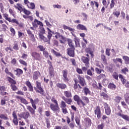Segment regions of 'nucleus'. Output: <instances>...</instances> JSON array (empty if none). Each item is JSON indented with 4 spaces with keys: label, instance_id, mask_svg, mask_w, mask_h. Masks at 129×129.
<instances>
[{
    "label": "nucleus",
    "instance_id": "nucleus-1",
    "mask_svg": "<svg viewBox=\"0 0 129 129\" xmlns=\"http://www.w3.org/2000/svg\"><path fill=\"white\" fill-rule=\"evenodd\" d=\"M36 87L38 89H37V88H35V90L36 91V92H37L38 93H40L41 95H44L45 93L44 92V89H43V88H42V86L41 85V83L39 82L38 81H36Z\"/></svg>",
    "mask_w": 129,
    "mask_h": 129
},
{
    "label": "nucleus",
    "instance_id": "nucleus-2",
    "mask_svg": "<svg viewBox=\"0 0 129 129\" xmlns=\"http://www.w3.org/2000/svg\"><path fill=\"white\" fill-rule=\"evenodd\" d=\"M31 56L34 58L35 60H37V61H42V56H41L40 53H38L36 52H33L31 54Z\"/></svg>",
    "mask_w": 129,
    "mask_h": 129
},
{
    "label": "nucleus",
    "instance_id": "nucleus-3",
    "mask_svg": "<svg viewBox=\"0 0 129 129\" xmlns=\"http://www.w3.org/2000/svg\"><path fill=\"white\" fill-rule=\"evenodd\" d=\"M74 99L75 100V101L77 102V103L79 105V104H80V103H81L83 105V106H85V103H84V102L82 100H81V99H80V97H79V96L76 95L74 96Z\"/></svg>",
    "mask_w": 129,
    "mask_h": 129
},
{
    "label": "nucleus",
    "instance_id": "nucleus-4",
    "mask_svg": "<svg viewBox=\"0 0 129 129\" xmlns=\"http://www.w3.org/2000/svg\"><path fill=\"white\" fill-rule=\"evenodd\" d=\"M74 50H75V47H70L67 49V54L70 56V57L75 56Z\"/></svg>",
    "mask_w": 129,
    "mask_h": 129
},
{
    "label": "nucleus",
    "instance_id": "nucleus-5",
    "mask_svg": "<svg viewBox=\"0 0 129 129\" xmlns=\"http://www.w3.org/2000/svg\"><path fill=\"white\" fill-rule=\"evenodd\" d=\"M104 108L105 109V112L106 115H109L111 113V109H110V107L106 103H104L103 104Z\"/></svg>",
    "mask_w": 129,
    "mask_h": 129
},
{
    "label": "nucleus",
    "instance_id": "nucleus-6",
    "mask_svg": "<svg viewBox=\"0 0 129 129\" xmlns=\"http://www.w3.org/2000/svg\"><path fill=\"white\" fill-rule=\"evenodd\" d=\"M95 114L97 115L98 119L101 118V110H100V107L98 106H96V109L94 110Z\"/></svg>",
    "mask_w": 129,
    "mask_h": 129
},
{
    "label": "nucleus",
    "instance_id": "nucleus-7",
    "mask_svg": "<svg viewBox=\"0 0 129 129\" xmlns=\"http://www.w3.org/2000/svg\"><path fill=\"white\" fill-rule=\"evenodd\" d=\"M62 79L64 82H68L69 81V79L67 77L68 75V70H64L62 71Z\"/></svg>",
    "mask_w": 129,
    "mask_h": 129
},
{
    "label": "nucleus",
    "instance_id": "nucleus-8",
    "mask_svg": "<svg viewBox=\"0 0 129 129\" xmlns=\"http://www.w3.org/2000/svg\"><path fill=\"white\" fill-rule=\"evenodd\" d=\"M32 25L34 28H38L39 27V25L40 26V27H43L44 26L43 25V23L41 21H39L37 19H35L34 22L32 23Z\"/></svg>",
    "mask_w": 129,
    "mask_h": 129
},
{
    "label": "nucleus",
    "instance_id": "nucleus-9",
    "mask_svg": "<svg viewBox=\"0 0 129 129\" xmlns=\"http://www.w3.org/2000/svg\"><path fill=\"white\" fill-rule=\"evenodd\" d=\"M50 107L52 111H59L60 108L58 104H50Z\"/></svg>",
    "mask_w": 129,
    "mask_h": 129
},
{
    "label": "nucleus",
    "instance_id": "nucleus-10",
    "mask_svg": "<svg viewBox=\"0 0 129 129\" xmlns=\"http://www.w3.org/2000/svg\"><path fill=\"white\" fill-rule=\"evenodd\" d=\"M12 115L13 117V123H14L15 125H18V116H17V113H16V111H14L13 112Z\"/></svg>",
    "mask_w": 129,
    "mask_h": 129
},
{
    "label": "nucleus",
    "instance_id": "nucleus-11",
    "mask_svg": "<svg viewBox=\"0 0 129 129\" xmlns=\"http://www.w3.org/2000/svg\"><path fill=\"white\" fill-rule=\"evenodd\" d=\"M78 78L79 79V82L80 84L81 85V86H85V85H86V83H85L84 78L79 75L78 76Z\"/></svg>",
    "mask_w": 129,
    "mask_h": 129
},
{
    "label": "nucleus",
    "instance_id": "nucleus-12",
    "mask_svg": "<svg viewBox=\"0 0 129 129\" xmlns=\"http://www.w3.org/2000/svg\"><path fill=\"white\" fill-rule=\"evenodd\" d=\"M16 98L17 99H19L21 103H24V104H29L28 101H27L26 99L24 98V97L21 96H16Z\"/></svg>",
    "mask_w": 129,
    "mask_h": 129
},
{
    "label": "nucleus",
    "instance_id": "nucleus-13",
    "mask_svg": "<svg viewBox=\"0 0 129 129\" xmlns=\"http://www.w3.org/2000/svg\"><path fill=\"white\" fill-rule=\"evenodd\" d=\"M40 76H41V73L39 71L34 72L33 74V80H38Z\"/></svg>",
    "mask_w": 129,
    "mask_h": 129
},
{
    "label": "nucleus",
    "instance_id": "nucleus-14",
    "mask_svg": "<svg viewBox=\"0 0 129 129\" xmlns=\"http://www.w3.org/2000/svg\"><path fill=\"white\" fill-rule=\"evenodd\" d=\"M14 8H15V9H16L17 10H18V11H20V13L21 12H23V10L25 9V8L23 7V5H22V4H19V3L17 4L16 6L15 5Z\"/></svg>",
    "mask_w": 129,
    "mask_h": 129
},
{
    "label": "nucleus",
    "instance_id": "nucleus-15",
    "mask_svg": "<svg viewBox=\"0 0 129 129\" xmlns=\"http://www.w3.org/2000/svg\"><path fill=\"white\" fill-rule=\"evenodd\" d=\"M56 87L57 88H60V89L64 90L67 88V85L64 83H57L56 84Z\"/></svg>",
    "mask_w": 129,
    "mask_h": 129
},
{
    "label": "nucleus",
    "instance_id": "nucleus-16",
    "mask_svg": "<svg viewBox=\"0 0 129 129\" xmlns=\"http://www.w3.org/2000/svg\"><path fill=\"white\" fill-rule=\"evenodd\" d=\"M77 30H82V31H87L86 27L82 24H79L76 27Z\"/></svg>",
    "mask_w": 129,
    "mask_h": 129
},
{
    "label": "nucleus",
    "instance_id": "nucleus-17",
    "mask_svg": "<svg viewBox=\"0 0 129 129\" xmlns=\"http://www.w3.org/2000/svg\"><path fill=\"white\" fill-rule=\"evenodd\" d=\"M20 116L24 119H27L30 116V113L29 112H23L20 115Z\"/></svg>",
    "mask_w": 129,
    "mask_h": 129
},
{
    "label": "nucleus",
    "instance_id": "nucleus-18",
    "mask_svg": "<svg viewBox=\"0 0 129 129\" xmlns=\"http://www.w3.org/2000/svg\"><path fill=\"white\" fill-rule=\"evenodd\" d=\"M63 94L66 97H67V98H70L71 97H72V94L70 91H64L63 92Z\"/></svg>",
    "mask_w": 129,
    "mask_h": 129
},
{
    "label": "nucleus",
    "instance_id": "nucleus-19",
    "mask_svg": "<svg viewBox=\"0 0 129 129\" xmlns=\"http://www.w3.org/2000/svg\"><path fill=\"white\" fill-rule=\"evenodd\" d=\"M49 74L51 77H53L55 73H54V68L53 67H50L48 68Z\"/></svg>",
    "mask_w": 129,
    "mask_h": 129
},
{
    "label": "nucleus",
    "instance_id": "nucleus-20",
    "mask_svg": "<svg viewBox=\"0 0 129 129\" xmlns=\"http://www.w3.org/2000/svg\"><path fill=\"white\" fill-rule=\"evenodd\" d=\"M14 71L15 72H16V75L18 77H20L23 73V70L20 69H17L16 70H15Z\"/></svg>",
    "mask_w": 129,
    "mask_h": 129
},
{
    "label": "nucleus",
    "instance_id": "nucleus-21",
    "mask_svg": "<svg viewBox=\"0 0 129 129\" xmlns=\"http://www.w3.org/2000/svg\"><path fill=\"white\" fill-rule=\"evenodd\" d=\"M47 31H48V35H47V38L49 40H51V38H52V36L53 34H54V32H52L51 29L49 28H47Z\"/></svg>",
    "mask_w": 129,
    "mask_h": 129
},
{
    "label": "nucleus",
    "instance_id": "nucleus-22",
    "mask_svg": "<svg viewBox=\"0 0 129 129\" xmlns=\"http://www.w3.org/2000/svg\"><path fill=\"white\" fill-rule=\"evenodd\" d=\"M25 84L29 88V91H33L34 89L33 88V86H32V84H31V82H30V81H26Z\"/></svg>",
    "mask_w": 129,
    "mask_h": 129
},
{
    "label": "nucleus",
    "instance_id": "nucleus-23",
    "mask_svg": "<svg viewBox=\"0 0 129 129\" xmlns=\"http://www.w3.org/2000/svg\"><path fill=\"white\" fill-rule=\"evenodd\" d=\"M82 60L83 63L85 64V65H89V58L86 57L85 56H83Z\"/></svg>",
    "mask_w": 129,
    "mask_h": 129
},
{
    "label": "nucleus",
    "instance_id": "nucleus-24",
    "mask_svg": "<svg viewBox=\"0 0 129 129\" xmlns=\"http://www.w3.org/2000/svg\"><path fill=\"white\" fill-rule=\"evenodd\" d=\"M50 52H51V53L54 54V55H55L56 57H60V56H62V55H61L59 52L56 51L53 49H51L50 50Z\"/></svg>",
    "mask_w": 129,
    "mask_h": 129
},
{
    "label": "nucleus",
    "instance_id": "nucleus-25",
    "mask_svg": "<svg viewBox=\"0 0 129 129\" xmlns=\"http://www.w3.org/2000/svg\"><path fill=\"white\" fill-rule=\"evenodd\" d=\"M39 38L41 40H42V41H44L45 42H48V40L47 39V38L45 36H44V35H43V34H39Z\"/></svg>",
    "mask_w": 129,
    "mask_h": 129
},
{
    "label": "nucleus",
    "instance_id": "nucleus-26",
    "mask_svg": "<svg viewBox=\"0 0 129 129\" xmlns=\"http://www.w3.org/2000/svg\"><path fill=\"white\" fill-rule=\"evenodd\" d=\"M39 38L41 40H42V41H44L45 42H48V40L47 39V38L45 36H44V35H43V34H39Z\"/></svg>",
    "mask_w": 129,
    "mask_h": 129
},
{
    "label": "nucleus",
    "instance_id": "nucleus-27",
    "mask_svg": "<svg viewBox=\"0 0 129 129\" xmlns=\"http://www.w3.org/2000/svg\"><path fill=\"white\" fill-rule=\"evenodd\" d=\"M101 59L103 61V63L106 65L107 64V61L106 60V57L104 55V54H102L101 55Z\"/></svg>",
    "mask_w": 129,
    "mask_h": 129
},
{
    "label": "nucleus",
    "instance_id": "nucleus-28",
    "mask_svg": "<svg viewBox=\"0 0 129 129\" xmlns=\"http://www.w3.org/2000/svg\"><path fill=\"white\" fill-rule=\"evenodd\" d=\"M93 72H94V69L93 68H91V70H88L87 72V74L90 76H92L93 75Z\"/></svg>",
    "mask_w": 129,
    "mask_h": 129
},
{
    "label": "nucleus",
    "instance_id": "nucleus-29",
    "mask_svg": "<svg viewBox=\"0 0 129 129\" xmlns=\"http://www.w3.org/2000/svg\"><path fill=\"white\" fill-rule=\"evenodd\" d=\"M85 121L86 122V124L88 125V126H90L91 125V119L89 118H86L85 119Z\"/></svg>",
    "mask_w": 129,
    "mask_h": 129
},
{
    "label": "nucleus",
    "instance_id": "nucleus-30",
    "mask_svg": "<svg viewBox=\"0 0 129 129\" xmlns=\"http://www.w3.org/2000/svg\"><path fill=\"white\" fill-rule=\"evenodd\" d=\"M108 88L112 90H114L116 88V86L112 83H110L108 85Z\"/></svg>",
    "mask_w": 129,
    "mask_h": 129
},
{
    "label": "nucleus",
    "instance_id": "nucleus-31",
    "mask_svg": "<svg viewBox=\"0 0 129 129\" xmlns=\"http://www.w3.org/2000/svg\"><path fill=\"white\" fill-rule=\"evenodd\" d=\"M7 79L9 82H10V83H12V84H13V85L17 84V82H16V81L14 80V79H12L11 77H8Z\"/></svg>",
    "mask_w": 129,
    "mask_h": 129
},
{
    "label": "nucleus",
    "instance_id": "nucleus-32",
    "mask_svg": "<svg viewBox=\"0 0 129 129\" xmlns=\"http://www.w3.org/2000/svg\"><path fill=\"white\" fill-rule=\"evenodd\" d=\"M30 100V103H33V104H37L39 102V99L36 98L34 100H33L32 98H29Z\"/></svg>",
    "mask_w": 129,
    "mask_h": 129
},
{
    "label": "nucleus",
    "instance_id": "nucleus-33",
    "mask_svg": "<svg viewBox=\"0 0 129 129\" xmlns=\"http://www.w3.org/2000/svg\"><path fill=\"white\" fill-rule=\"evenodd\" d=\"M27 109H28L30 112H31V114H35V110H34V109L31 107V106H27Z\"/></svg>",
    "mask_w": 129,
    "mask_h": 129
},
{
    "label": "nucleus",
    "instance_id": "nucleus-34",
    "mask_svg": "<svg viewBox=\"0 0 129 129\" xmlns=\"http://www.w3.org/2000/svg\"><path fill=\"white\" fill-rule=\"evenodd\" d=\"M0 118L4 119V120H7L9 119V118L8 117V115L4 114H0Z\"/></svg>",
    "mask_w": 129,
    "mask_h": 129
},
{
    "label": "nucleus",
    "instance_id": "nucleus-35",
    "mask_svg": "<svg viewBox=\"0 0 129 129\" xmlns=\"http://www.w3.org/2000/svg\"><path fill=\"white\" fill-rule=\"evenodd\" d=\"M119 78H120L121 82L122 83V84L124 85V84H125V83L126 82V80L123 78V77L121 75H119Z\"/></svg>",
    "mask_w": 129,
    "mask_h": 129
},
{
    "label": "nucleus",
    "instance_id": "nucleus-36",
    "mask_svg": "<svg viewBox=\"0 0 129 129\" xmlns=\"http://www.w3.org/2000/svg\"><path fill=\"white\" fill-rule=\"evenodd\" d=\"M68 43L70 48H75L73 43H72V40L68 39Z\"/></svg>",
    "mask_w": 129,
    "mask_h": 129
},
{
    "label": "nucleus",
    "instance_id": "nucleus-37",
    "mask_svg": "<svg viewBox=\"0 0 129 129\" xmlns=\"http://www.w3.org/2000/svg\"><path fill=\"white\" fill-rule=\"evenodd\" d=\"M83 91L85 95H87L88 94H90V90L88 88L85 87L83 89Z\"/></svg>",
    "mask_w": 129,
    "mask_h": 129
},
{
    "label": "nucleus",
    "instance_id": "nucleus-38",
    "mask_svg": "<svg viewBox=\"0 0 129 129\" xmlns=\"http://www.w3.org/2000/svg\"><path fill=\"white\" fill-rule=\"evenodd\" d=\"M114 100L116 103H119V102H120V100H121V97L117 96L115 97Z\"/></svg>",
    "mask_w": 129,
    "mask_h": 129
},
{
    "label": "nucleus",
    "instance_id": "nucleus-39",
    "mask_svg": "<svg viewBox=\"0 0 129 129\" xmlns=\"http://www.w3.org/2000/svg\"><path fill=\"white\" fill-rule=\"evenodd\" d=\"M101 96H103V97H104V98L106 99V100H108V98H109L108 95H107V94H106L104 92H102L101 93Z\"/></svg>",
    "mask_w": 129,
    "mask_h": 129
},
{
    "label": "nucleus",
    "instance_id": "nucleus-40",
    "mask_svg": "<svg viewBox=\"0 0 129 129\" xmlns=\"http://www.w3.org/2000/svg\"><path fill=\"white\" fill-rule=\"evenodd\" d=\"M4 18H5V20L6 21H8V22H10L11 21V18H9V14L5 13L3 14Z\"/></svg>",
    "mask_w": 129,
    "mask_h": 129
},
{
    "label": "nucleus",
    "instance_id": "nucleus-41",
    "mask_svg": "<svg viewBox=\"0 0 129 129\" xmlns=\"http://www.w3.org/2000/svg\"><path fill=\"white\" fill-rule=\"evenodd\" d=\"M123 59L124 60L125 64H129V57L127 56H123Z\"/></svg>",
    "mask_w": 129,
    "mask_h": 129
},
{
    "label": "nucleus",
    "instance_id": "nucleus-42",
    "mask_svg": "<svg viewBox=\"0 0 129 129\" xmlns=\"http://www.w3.org/2000/svg\"><path fill=\"white\" fill-rule=\"evenodd\" d=\"M113 62H114V63H116V62H119V63H120V64H122V60L121 59V58H116V59H113Z\"/></svg>",
    "mask_w": 129,
    "mask_h": 129
},
{
    "label": "nucleus",
    "instance_id": "nucleus-43",
    "mask_svg": "<svg viewBox=\"0 0 129 129\" xmlns=\"http://www.w3.org/2000/svg\"><path fill=\"white\" fill-rule=\"evenodd\" d=\"M30 7H29V6H28V8H29V9H31V10H35L36 8V5H35V4H34V3H30Z\"/></svg>",
    "mask_w": 129,
    "mask_h": 129
},
{
    "label": "nucleus",
    "instance_id": "nucleus-44",
    "mask_svg": "<svg viewBox=\"0 0 129 129\" xmlns=\"http://www.w3.org/2000/svg\"><path fill=\"white\" fill-rule=\"evenodd\" d=\"M75 121L78 125H80V117L76 116Z\"/></svg>",
    "mask_w": 129,
    "mask_h": 129
},
{
    "label": "nucleus",
    "instance_id": "nucleus-45",
    "mask_svg": "<svg viewBox=\"0 0 129 129\" xmlns=\"http://www.w3.org/2000/svg\"><path fill=\"white\" fill-rule=\"evenodd\" d=\"M121 104L122 106L125 109H127V108H128V106H127V105H126V103H125V102L121 101Z\"/></svg>",
    "mask_w": 129,
    "mask_h": 129
},
{
    "label": "nucleus",
    "instance_id": "nucleus-46",
    "mask_svg": "<svg viewBox=\"0 0 129 129\" xmlns=\"http://www.w3.org/2000/svg\"><path fill=\"white\" fill-rule=\"evenodd\" d=\"M82 99L83 100H84V101L86 103H89V99H88V98L87 97L83 96V97H82Z\"/></svg>",
    "mask_w": 129,
    "mask_h": 129
},
{
    "label": "nucleus",
    "instance_id": "nucleus-47",
    "mask_svg": "<svg viewBox=\"0 0 129 129\" xmlns=\"http://www.w3.org/2000/svg\"><path fill=\"white\" fill-rule=\"evenodd\" d=\"M23 13H24V14L25 15H27V16H29V15H31L32 13L30 12V11L27 10V9H26L25 8H24V9L23 10Z\"/></svg>",
    "mask_w": 129,
    "mask_h": 129
},
{
    "label": "nucleus",
    "instance_id": "nucleus-48",
    "mask_svg": "<svg viewBox=\"0 0 129 129\" xmlns=\"http://www.w3.org/2000/svg\"><path fill=\"white\" fill-rule=\"evenodd\" d=\"M66 102H65L64 101H61L60 102V108H63L64 107H66Z\"/></svg>",
    "mask_w": 129,
    "mask_h": 129
},
{
    "label": "nucleus",
    "instance_id": "nucleus-49",
    "mask_svg": "<svg viewBox=\"0 0 129 129\" xmlns=\"http://www.w3.org/2000/svg\"><path fill=\"white\" fill-rule=\"evenodd\" d=\"M122 118H123V119H124L126 121H129V116L127 115L123 114Z\"/></svg>",
    "mask_w": 129,
    "mask_h": 129
},
{
    "label": "nucleus",
    "instance_id": "nucleus-50",
    "mask_svg": "<svg viewBox=\"0 0 129 129\" xmlns=\"http://www.w3.org/2000/svg\"><path fill=\"white\" fill-rule=\"evenodd\" d=\"M10 31L11 32V35L14 37L15 35H16V31H15V29L13 28L12 27L10 28Z\"/></svg>",
    "mask_w": 129,
    "mask_h": 129
},
{
    "label": "nucleus",
    "instance_id": "nucleus-51",
    "mask_svg": "<svg viewBox=\"0 0 129 129\" xmlns=\"http://www.w3.org/2000/svg\"><path fill=\"white\" fill-rule=\"evenodd\" d=\"M89 68V65H86V67H82V70L84 71V72H86L87 71V70Z\"/></svg>",
    "mask_w": 129,
    "mask_h": 129
},
{
    "label": "nucleus",
    "instance_id": "nucleus-52",
    "mask_svg": "<svg viewBox=\"0 0 129 129\" xmlns=\"http://www.w3.org/2000/svg\"><path fill=\"white\" fill-rule=\"evenodd\" d=\"M61 110L63 114H67V113H68V110H67V108H66V107L61 108Z\"/></svg>",
    "mask_w": 129,
    "mask_h": 129
},
{
    "label": "nucleus",
    "instance_id": "nucleus-53",
    "mask_svg": "<svg viewBox=\"0 0 129 129\" xmlns=\"http://www.w3.org/2000/svg\"><path fill=\"white\" fill-rule=\"evenodd\" d=\"M9 22L13 23H15V24H16L17 25H19V21H18L17 19H13L12 20L10 19V21H9Z\"/></svg>",
    "mask_w": 129,
    "mask_h": 129
},
{
    "label": "nucleus",
    "instance_id": "nucleus-54",
    "mask_svg": "<svg viewBox=\"0 0 129 129\" xmlns=\"http://www.w3.org/2000/svg\"><path fill=\"white\" fill-rule=\"evenodd\" d=\"M45 120H46L45 122L46 123V126L47 128H50V120H49V119L48 118H46Z\"/></svg>",
    "mask_w": 129,
    "mask_h": 129
},
{
    "label": "nucleus",
    "instance_id": "nucleus-55",
    "mask_svg": "<svg viewBox=\"0 0 129 129\" xmlns=\"http://www.w3.org/2000/svg\"><path fill=\"white\" fill-rule=\"evenodd\" d=\"M9 12L11 15H12V16L16 18V14H15V11H13L11 9H10L9 10Z\"/></svg>",
    "mask_w": 129,
    "mask_h": 129
},
{
    "label": "nucleus",
    "instance_id": "nucleus-56",
    "mask_svg": "<svg viewBox=\"0 0 129 129\" xmlns=\"http://www.w3.org/2000/svg\"><path fill=\"white\" fill-rule=\"evenodd\" d=\"M104 127V123H101L100 124L98 125L97 129H103Z\"/></svg>",
    "mask_w": 129,
    "mask_h": 129
},
{
    "label": "nucleus",
    "instance_id": "nucleus-57",
    "mask_svg": "<svg viewBox=\"0 0 129 129\" xmlns=\"http://www.w3.org/2000/svg\"><path fill=\"white\" fill-rule=\"evenodd\" d=\"M113 15L115 16L116 18H118V17H119V15H120V13L119 11H117L116 12H114L113 13Z\"/></svg>",
    "mask_w": 129,
    "mask_h": 129
},
{
    "label": "nucleus",
    "instance_id": "nucleus-58",
    "mask_svg": "<svg viewBox=\"0 0 129 129\" xmlns=\"http://www.w3.org/2000/svg\"><path fill=\"white\" fill-rule=\"evenodd\" d=\"M43 54L45 57V58H48V57H49V53L48 52V51L46 50H44L43 52Z\"/></svg>",
    "mask_w": 129,
    "mask_h": 129
},
{
    "label": "nucleus",
    "instance_id": "nucleus-59",
    "mask_svg": "<svg viewBox=\"0 0 129 129\" xmlns=\"http://www.w3.org/2000/svg\"><path fill=\"white\" fill-rule=\"evenodd\" d=\"M113 78L114 79H116V80H118V75H117L116 72L114 73Z\"/></svg>",
    "mask_w": 129,
    "mask_h": 129
},
{
    "label": "nucleus",
    "instance_id": "nucleus-60",
    "mask_svg": "<svg viewBox=\"0 0 129 129\" xmlns=\"http://www.w3.org/2000/svg\"><path fill=\"white\" fill-rule=\"evenodd\" d=\"M13 49L16 51L19 50V45L17 43H15L13 46Z\"/></svg>",
    "mask_w": 129,
    "mask_h": 129
},
{
    "label": "nucleus",
    "instance_id": "nucleus-61",
    "mask_svg": "<svg viewBox=\"0 0 129 129\" xmlns=\"http://www.w3.org/2000/svg\"><path fill=\"white\" fill-rule=\"evenodd\" d=\"M65 102H66V103H67L68 104H71V102H72V99H71V98H67Z\"/></svg>",
    "mask_w": 129,
    "mask_h": 129
},
{
    "label": "nucleus",
    "instance_id": "nucleus-62",
    "mask_svg": "<svg viewBox=\"0 0 129 129\" xmlns=\"http://www.w3.org/2000/svg\"><path fill=\"white\" fill-rule=\"evenodd\" d=\"M55 35V39H58V38H60L61 35H60V33L58 32H55L53 34Z\"/></svg>",
    "mask_w": 129,
    "mask_h": 129
},
{
    "label": "nucleus",
    "instance_id": "nucleus-63",
    "mask_svg": "<svg viewBox=\"0 0 129 129\" xmlns=\"http://www.w3.org/2000/svg\"><path fill=\"white\" fill-rule=\"evenodd\" d=\"M19 62L20 63L22 64V65H24V66H27V63L26 62V61L23 60L22 59L19 60Z\"/></svg>",
    "mask_w": 129,
    "mask_h": 129
},
{
    "label": "nucleus",
    "instance_id": "nucleus-64",
    "mask_svg": "<svg viewBox=\"0 0 129 129\" xmlns=\"http://www.w3.org/2000/svg\"><path fill=\"white\" fill-rule=\"evenodd\" d=\"M37 48H39V49H40V51H45V48H44V46H43L42 45H39Z\"/></svg>",
    "mask_w": 129,
    "mask_h": 129
}]
</instances>
